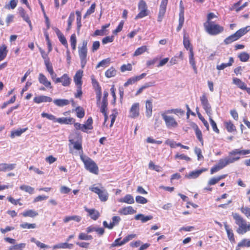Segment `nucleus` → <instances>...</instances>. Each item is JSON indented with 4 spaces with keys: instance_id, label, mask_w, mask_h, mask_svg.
I'll use <instances>...</instances> for the list:
<instances>
[{
    "instance_id": "f257e3e1",
    "label": "nucleus",
    "mask_w": 250,
    "mask_h": 250,
    "mask_svg": "<svg viewBox=\"0 0 250 250\" xmlns=\"http://www.w3.org/2000/svg\"><path fill=\"white\" fill-rule=\"evenodd\" d=\"M232 216L235 223L238 226L236 232L238 234L243 235L248 231H250V222L247 220L238 213H232Z\"/></svg>"
},
{
    "instance_id": "f03ea898",
    "label": "nucleus",
    "mask_w": 250,
    "mask_h": 250,
    "mask_svg": "<svg viewBox=\"0 0 250 250\" xmlns=\"http://www.w3.org/2000/svg\"><path fill=\"white\" fill-rule=\"evenodd\" d=\"M250 154V149L240 150L239 149H235L229 153V157L224 158L225 161L229 160L230 162L229 165L234 163L240 159V155H246Z\"/></svg>"
},
{
    "instance_id": "7ed1b4c3",
    "label": "nucleus",
    "mask_w": 250,
    "mask_h": 250,
    "mask_svg": "<svg viewBox=\"0 0 250 250\" xmlns=\"http://www.w3.org/2000/svg\"><path fill=\"white\" fill-rule=\"evenodd\" d=\"M204 26L206 31L210 35H217L223 32L224 27L213 22H205Z\"/></svg>"
},
{
    "instance_id": "20e7f679",
    "label": "nucleus",
    "mask_w": 250,
    "mask_h": 250,
    "mask_svg": "<svg viewBox=\"0 0 250 250\" xmlns=\"http://www.w3.org/2000/svg\"><path fill=\"white\" fill-rule=\"evenodd\" d=\"M87 41L83 40L82 42V45L78 47V53L81 60V65L82 68H83L87 62Z\"/></svg>"
},
{
    "instance_id": "39448f33",
    "label": "nucleus",
    "mask_w": 250,
    "mask_h": 250,
    "mask_svg": "<svg viewBox=\"0 0 250 250\" xmlns=\"http://www.w3.org/2000/svg\"><path fill=\"white\" fill-rule=\"evenodd\" d=\"M169 113H167L165 110L161 113V116L164 120L166 125L167 128H175L178 126V123L173 116L169 115Z\"/></svg>"
},
{
    "instance_id": "423d86ee",
    "label": "nucleus",
    "mask_w": 250,
    "mask_h": 250,
    "mask_svg": "<svg viewBox=\"0 0 250 250\" xmlns=\"http://www.w3.org/2000/svg\"><path fill=\"white\" fill-rule=\"evenodd\" d=\"M81 158L87 170L95 174H98L99 168L94 161L89 157L84 158L82 156H81Z\"/></svg>"
},
{
    "instance_id": "0eeeda50",
    "label": "nucleus",
    "mask_w": 250,
    "mask_h": 250,
    "mask_svg": "<svg viewBox=\"0 0 250 250\" xmlns=\"http://www.w3.org/2000/svg\"><path fill=\"white\" fill-rule=\"evenodd\" d=\"M89 189L98 195L101 201L105 202L108 200L109 194L107 190L103 187L99 188L93 185L89 188Z\"/></svg>"
},
{
    "instance_id": "6e6552de",
    "label": "nucleus",
    "mask_w": 250,
    "mask_h": 250,
    "mask_svg": "<svg viewBox=\"0 0 250 250\" xmlns=\"http://www.w3.org/2000/svg\"><path fill=\"white\" fill-rule=\"evenodd\" d=\"M139 12L135 16V20L143 18L149 14V10L146 2L144 0H140L138 4Z\"/></svg>"
},
{
    "instance_id": "1a4fd4ad",
    "label": "nucleus",
    "mask_w": 250,
    "mask_h": 250,
    "mask_svg": "<svg viewBox=\"0 0 250 250\" xmlns=\"http://www.w3.org/2000/svg\"><path fill=\"white\" fill-rule=\"evenodd\" d=\"M38 81L41 84L44 86L40 87V90L44 91L45 88L49 89H52L53 88L51 82L48 80L47 77L43 74H39Z\"/></svg>"
},
{
    "instance_id": "9d476101",
    "label": "nucleus",
    "mask_w": 250,
    "mask_h": 250,
    "mask_svg": "<svg viewBox=\"0 0 250 250\" xmlns=\"http://www.w3.org/2000/svg\"><path fill=\"white\" fill-rule=\"evenodd\" d=\"M229 162H230L229 160L225 161L224 159H220L218 163L211 168L210 170V174H213L223 169L229 165Z\"/></svg>"
},
{
    "instance_id": "9b49d317",
    "label": "nucleus",
    "mask_w": 250,
    "mask_h": 250,
    "mask_svg": "<svg viewBox=\"0 0 250 250\" xmlns=\"http://www.w3.org/2000/svg\"><path fill=\"white\" fill-rule=\"evenodd\" d=\"M55 83H61L63 86H69L71 82V79L69 75L65 73L63 74L61 77L54 79L53 80Z\"/></svg>"
},
{
    "instance_id": "f8f14e48",
    "label": "nucleus",
    "mask_w": 250,
    "mask_h": 250,
    "mask_svg": "<svg viewBox=\"0 0 250 250\" xmlns=\"http://www.w3.org/2000/svg\"><path fill=\"white\" fill-rule=\"evenodd\" d=\"M167 3L168 0H162L161 1L157 18L158 22H160L163 20V19L166 14Z\"/></svg>"
},
{
    "instance_id": "ddd939ff",
    "label": "nucleus",
    "mask_w": 250,
    "mask_h": 250,
    "mask_svg": "<svg viewBox=\"0 0 250 250\" xmlns=\"http://www.w3.org/2000/svg\"><path fill=\"white\" fill-rule=\"evenodd\" d=\"M140 114V104L138 103H134L129 110V117L131 118H136Z\"/></svg>"
},
{
    "instance_id": "4468645a",
    "label": "nucleus",
    "mask_w": 250,
    "mask_h": 250,
    "mask_svg": "<svg viewBox=\"0 0 250 250\" xmlns=\"http://www.w3.org/2000/svg\"><path fill=\"white\" fill-rule=\"evenodd\" d=\"M226 130L229 133H235L237 131V128L232 121L229 120L223 122Z\"/></svg>"
},
{
    "instance_id": "2eb2a0df",
    "label": "nucleus",
    "mask_w": 250,
    "mask_h": 250,
    "mask_svg": "<svg viewBox=\"0 0 250 250\" xmlns=\"http://www.w3.org/2000/svg\"><path fill=\"white\" fill-rule=\"evenodd\" d=\"M34 103L39 104L42 103H50L53 101V99L51 97L45 96V95H40L36 96L33 99Z\"/></svg>"
},
{
    "instance_id": "dca6fc26",
    "label": "nucleus",
    "mask_w": 250,
    "mask_h": 250,
    "mask_svg": "<svg viewBox=\"0 0 250 250\" xmlns=\"http://www.w3.org/2000/svg\"><path fill=\"white\" fill-rule=\"evenodd\" d=\"M54 31L55 32L59 41L61 42V43L67 49L68 48V45L67 42V40L65 37L64 36L63 34L61 32V31L57 27H55L54 29Z\"/></svg>"
},
{
    "instance_id": "f3484780",
    "label": "nucleus",
    "mask_w": 250,
    "mask_h": 250,
    "mask_svg": "<svg viewBox=\"0 0 250 250\" xmlns=\"http://www.w3.org/2000/svg\"><path fill=\"white\" fill-rule=\"evenodd\" d=\"M83 76V71L82 70H78L73 77L74 82L76 86H82Z\"/></svg>"
},
{
    "instance_id": "a211bd4d",
    "label": "nucleus",
    "mask_w": 250,
    "mask_h": 250,
    "mask_svg": "<svg viewBox=\"0 0 250 250\" xmlns=\"http://www.w3.org/2000/svg\"><path fill=\"white\" fill-rule=\"evenodd\" d=\"M207 168H202L201 169L192 171L190 172L186 177L189 179H195L198 177L203 172L207 171Z\"/></svg>"
},
{
    "instance_id": "6ab92c4d",
    "label": "nucleus",
    "mask_w": 250,
    "mask_h": 250,
    "mask_svg": "<svg viewBox=\"0 0 250 250\" xmlns=\"http://www.w3.org/2000/svg\"><path fill=\"white\" fill-rule=\"evenodd\" d=\"M93 119L91 117H90L86 120L84 124H82V131L83 132H87L88 130H91L93 129Z\"/></svg>"
},
{
    "instance_id": "aec40b11",
    "label": "nucleus",
    "mask_w": 250,
    "mask_h": 250,
    "mask_svg": "<svg viewBox=\"0 0 250 250\" xmlns=\"http://www.w3.org/2000/svg\"><path fill=\"white\" fill-rule=\"evenodd\" d=\"M75 121V119L72 117L69 118H59L56 119V122L59 123L61 124H65V125H72L74 123Z\"/></svg>"
},
{
    "instance_id": "412c9836",
    "label": "nucleus",
    "mask_w": 250,
    "mask_h": 250,
    "mask_svg": "<svg viewBox=\"0 0 250 250\" xmlns=\"http://www.w3.org/2000/svg\"><path fill=\"white\" fill-rule=\"evenodd\" d=\"M44 64L45 65L46 70L50 75L52 80H54V79L57 77V75L54 71L52 63L50 62V61H49L45 62Z\"/></svg>"
},
{
    "instance_id": "4be33fe9",
    "label": "nucleus",
    "mask_w": 250,
    "mask_h": 250,
    "mask_svg": "<svg viewBox=\"0 0 250 250\" xmlns=\"http://www.w3.org/2000/svg\"><path fill=\"white\" fill-rule=\"evenodd\" d=\"M224 227L226 231L228 239L230 242L232 243H235V240L232 229H230L229 226L227 224H225Z\"/></svg>"
},
{
    "instance_id": "5701e85b",
    "label": "nucleus",
    "mask_w": 250,
    "mask_h": 250,
    "mask_svg": "<svg viewBox=\"0 0 250 250\" xmlns=\"http://www.w3.org/2000/svg\"><path fill=\"white\" fill-rule=\"evenodd\" d=\"M85 210L88 213V215L94 220H96L100 216L98 211L94 208L89 209L85 208Z\"/></svg>"
},
{
    "instance_id": "b1692460",
    "label": "nucleus",
    "mask_w": 250,
    "mask_h": 250,
    "mask_svg": "<svg viewBox=\"0 0 250 250\" xmlns=\"http://www.w3.org/2000/svg\"><path fill=\"white\" fill-rule=\"evenodd\" d=\"M108 96V93L107 91H104V97L103 98L102 105L101 106L100 111L101 112H104V111L107 110V97Z\"/></svg>"
},
{
    "instance_id": "393cba45",
    "label": "nucleus",
    "mask_w": 250,
    "mask_h": 250,
    "mask_svg": "<svg viewBox=\"0 0 250 250\" xmlns=\"http://www.w3.org/2000/svg\"><path fill=\"white\" fill-rule=\"evenodd\" d=\"M136 210H135L132 207L128 206L127 207H124L121 209L119 210V212L121 214L123 215H128V214H132L136 213Z\"/></svg>"
},
{
    "instance_id": "a878e982",
    "label": "nucleus",
    "mask_w": 250,
    "mask_h": 250,
    "mask_svg": "<svg viewBox=\"0 0 250 250\" xmlns=\"http://www.w3.org/2000/svg\"><path fill=\"white\" fill-rule=\"evenodd\" d=\"M152 102L151 100H147L146 103V115L147 118L151 116L152 114Z\"/></svg>"
},
{
    "instance_id": "bb28decb",
    "label": "nucleus",
    "mask_w": 250,
    "mask_h": 250,
    "mask_svg": "<svg viewBox=\"0 0 250 250\" xmlns=\"http://www.w3.org/2000/svg\"><path fill=\"white\" fill-rule=\"evenodd\" d=\"M16 165L15 164H0V171H6L13 170L15 168Z\"/></svg>"
},
{
    "instance_id": "cd10ccee",
    "label": "nucleus",
    "mask_w": 250,
    "mask_h": 250,
    "mask_svg": "<svg viewBox=\"0 0 250 250\" xmlns=\"http://www.w3.org/2000/svg\"><path fill=\"white\" fill-rule=\"evenodd\" d=\"M239 40L238 37H237L236 34L234 33V34L229 36L227 37L224 40V42L225 44L228 45L231 43L232 42L236 41Z\"/></svg>"
},
{
    "instance_id": "c85d7f7f",
    "label": "nucleus",
    "mask_w": 250,
    "mask_h": 250,
    "mask_svg": "<svg viewBox=\"0 0 250 250\" xmlns=\"http://www.w3.org/2000/svg\"><path fill=\"white\" fill-rule=\"evenodd\" d=\"M14 18L15 16L14 15L8 14L6 18L5 23H4L3 20L0 19V24L1 25L5 24L6 26H8L11 22L14 21Z\"/></svg>"
},
{
    "instance_id": "c756f323",
    "label": "nucleus",
    "mask_w": 250,
    "mask_h": 250,
    "mask_svg": "<svg viewBox=\"0 0 250 250\" xmlns=\"http://www.w3.org/2000/svg\"><path fill=\"white\" fill-rule=\"evenodd\" d=\"M8 53L7 47L5 44L0 45V62L3 60Z\"/></svg>"
},
{
    "instance_id": "7c9ffc66",
    "label": "nucleus",
    "mask_w": 250,
    "mask_h": 250,
    "mask_svg": "<svg viewBox=\"0 0 250 250\" xmlns=\"http://www.w3.org/2000/svg\"><path fill=\"white\" fill-rule=\"evenodd\" d=\"M28 130V127L24 128H19L15 130H13L11 132L10 137L14 138L17 136H20L23 132Z\"/></svg>"
},
{
    "instance_id": "2f4dec72",
    "label": "nucleus",
    "mask_w": 250,
    "mask_h": 250,
    "mask_svg": "<svg viewBox=\"0 0 250 250\" xmlns=\"http://www.w3.org/2000/svg\"><path fill=\"white\" fill-rule=\"evenodd\" d=\"M53 101L56 105L60 107H62L69 104V101L67 99H55Z\"/></svg>"
},
{
    "instance_id": "473e14b6",
    "label": "nucleus",
    "mask_w": 250,
    "mask_h": 250,
    "mask_svg": "<svg viewBox=\"0 0 250 250\" xmlns=\"http://www.w3.org/2000/svg\"><path fill=\"white\" fill-rule=\"evenodd\" d=\"M249 31H250V26H247L245 27L240 28L237 30L235 33L239 39L243 36L246 34Z\"/></svg>"
},
{
    "instance_id": "72a5a7b5",
    "label": "nucleus",
    "mask_w": 250,
    "mask_h": 250,
    "mask_svg": "<svg viewBox=\"0 0 250 250\" xmlns=\"http://www.w3.org/2000/svg\"><path fill=\"white\" fill-rule=\"evenodd\" d=\"M119 202L132 204L134 203L133 197L130 194H126L124 198H121Z\"/></svg>"
},
{
    "instance_id": "f704fd0d",
    "label": "nucleus",
    "mask_w": 250,
    "mask_h": 250,
    "mask_svg": "<svg viewBox=\"0 0 250 250\" xmlns=\"http://www.w3.org/2000/svg\"><path fill=\"white\" fill-rule=\"evenodd\" d=\"M135 219L137 220H140L142 223L146 222L152 219V216L151 215L145 216L142 214H139L135 216Z\"/></svg>"
},
{
    "instance_id": "c9c22d12",
    "label": "nucleus",
    "mask_w": 250,
    "mask_h": 250,
    "mask_svg": "<svg viewBox=\"0 0 250 250\" xmlns=\"http://www.w3.org/2000/svg\"><path fill=\"white\" fill-rule=\"evenodd\" d=\"M117 70L113 67H111L105 72V76L106 78H110L116 75Z\"/></svg>"
},
{
    "instance_id": "e433bc0d",
    "label": "nucleus",
    "mask_w": 250,
    "mask_h": 250,
    "mask_svg": "<svg viewBox=\"0 0 250 250\" xmlns=\"http://www.w3.org/2000/svg\"><path fill=\"white\" fill-rule=\"evenodd\" d=\"M75 19V14L74 12H71L67 20V27L66 29V32H69L72 27V24Z\"/></svg>"
},
{
    "instance_id": "4c0bfd02",
    "label": "nucleus",
    "mask_w": 250,
    "mask_h": 250,
    "mask_svg": "<svg viewBox=\"0 0 250 250\" xmlns=\"http://www.w3.org/2000/svg\"><path fill=\"white\" fill-rule=\"evenodd\" d=\"M234 62V60L232 57H230L229 59V62L228 63H222L220 65H218L217 66V69L219 70H223L226 68L227 67L230 66L232 65V63Z\"/></svg>"
},
{
    "instance_id": "58836bf2",
    "label": "nucleus",
    "mask_w": 250,
    "mask_h": 250,
    "mask_svg": "<svg viewBox=\"0 0 250 250\" xmlns=\"http://www.w3.org/2000/svg\"><path fill=\"white\" fill-rule=\"evenodd\" d=\"M22 215L24 217H34L38 215V213L34 210H26L22 213Z\"/></svg>"
},
{
    "instance_id": "ea45409f",
    "label": "nucleus",
    "mask_w": 250,
    "mask_h": 250,
    "mask_svg": "<svg viewBox=\"0 0 250 250\" xmlns=\"http://www.w3.org/2000/svg\"><path fill=\"white\" fill-rule=\"evenodd\" d=\"M81 219V217L78 215L68 216L64 217L63 219V222L64 223H67L70 221L74 220L77 222H79Z\"/></svg>"
},
{
    "instance_id": "a19ab883",
    "label": "nucleus",
    "mask_w": 250,
    "mask_h": 250,
    "mask_svg": "<svg viewBox=\"0 0 250 250\" xmlns=\"http://www.w3.org/2000/svg\"><path fill=\"white\" fill-rule=\"evenodd\" d=\"M183 44L187 50H189V52H190L191 48L193 49V47L190 43L188 38L185 35H184L183 37Z\"/></svg>"
},
{
    "instance_id": "79ce46f5",
    "label": "nucleus",
    "mask_w": 250,
    "mask_h": 250,
    "mask_svg": "<svg viewBox=\"0 0 250 250\" xmlns=\"http://www.w3.org/2000/svg\"><path fill=\"white\" fill-rule=\"evenodd\" d=\"M69 142L72 144H73V148L75 149L80 150L81 153H83V147H82V144L81 142L79 141H76L74 142L73 140H70Z\"/></svg>"
},
{
    "instance_id": "37998d69",
    "label": "nucleus",
    "mask_w": 250,
    "mask_h": 250,
    "mask_svg": "<svg viewBox=\"0 0 250 250\" xmlns=\"http://www.w3.org/2000/svg\"><path fill=\"white\" fill-rule=\"evenodd\" d=\"M20 189L30 194H33L34 192V188L28 185H21L20 187Z\"/></svg>"
},
{
    "instance_id": "c03bdc74",
    "label": "nucleus",
    "mask_w": 250,
    "mask_h": 250,
    "mask_svg": "<svg viewBox=\"0 0 250 250\" xmlns=\"http://www.w3.org/2000/svg\"><path fill=\"white\" fill-rule=\"evenodd\" d=\"M110 63V59L109 58L104 59L101 62H100L97 66H96V68L97 69L100 67H107Z\"/></svg>"
},
{
    "instance_id": "a18cd8bd",
    "label": "nucleus",
    "mask_w": 250,
    "mask_h": 250,
    "mask_svg": "<svg viewBox=\"0 0 250 250\" xmlns=\"http://www.w3.org/2000/svg\"><path fill=\"white\" fill-rule=\"evenodd\" d=\"M166 111L167 113H169L170 114L173 113L177 115H180L182 116L185 114V111L180 108H173L167 110Z\"/></svg>"
},
{
    "instance_id": "49530a36",
    "label": "nucleus",
    "mask_w": 250,
    "mask_h": 250,
    "mask_svg": "<svg viewBox=\"0 0 250 250\" xmlns=\"http://www.w3.org/2000/svg\"><path fill=\"white\" fill-rule=\"evenodd\" d=\"M233 83L234 84L236 85L239 88L242 90L246 85L244 82H243L240 79L237 78H234L233 79Z\"/></svg>"
},
{
    "instance_id": "de8ad7c7",
    "label": "nucleus",
    "mask_w": 250,
    "mask_h": 250,
    "mask_svg": "<svg viewBox=\"0 0 250 250\" xmlns=\"http://www.w3.org/2000/svg\"><path fill=\"white\" fill-rule=\"evenodd\" d=\"M240 211L248 219H250V207L248 206L242 207Z\"/></svg>"
},
{
    "instance_id": "09e8293b",
    "label": "nucleus",
    "mask_w": 250,
    "mask_h": 250,
    "mask_svg": "<svg viewBox=\"0 0 250 250\" xmlns=\"http://www.w3.org/2000/svg\"><path fill=\"white\" fill-rule=\"evenodd\" d=\"M238 58L241 62H246L249 60L250 56L248 53L242 52L238 55Z\"/></svg>"
},
{
    "instance_id": "8fccbe9b",
    "label": "nucleus",
    "mask_w": 250,
    "mask_h": 250,
    "mask_svg": "<svg viewBox=\"0 0 250 250\" xmlns=\"http://www.w3.org/2000/svg\"><path fill=\"white\" fill-rule=\"evenodd\" d=\"M76 116L79 118H83L85 115L84 109L81 106H78L76 108Z\"/></svg>"
},
{
    "instance_id": "3c124183",
    "label": "nucleus",
    "mask_w": 250,
    "mask_h": 250,
    "mask_svg": "<svg viewBox=\"0 0 250 250\" xmlns=\"http://www.w3.org/2000/svg\"><path fill=\"white\" fill-rule=\"evenodd\" d=\"M147 51V47L146 45L142 46L138 48L134 52L133 56H137L142 54Z\"/></svg>"
},
{
    "instance_id": "603ef678",
    "label": "nucleus",
    "mask_w": 250,
    "mask_h": 250,
    "mask_svg": "<svg viewBox=\"0 0 250 250\" xmlns=\"http://www.w3.org/2000/svg\"><path fill=\"white\" fill-rule=\"evenodd\" d=\"M78 239L80 240H91L93 237L91 235L87 234V233L81 232L78 235Z\"/></svg>"
},
{
    "instance_id": "864d4df0",
    "label": "nucleus",
    "mask_w": 250,
    "mask_h": 250,
    "mask_svg": "<svg viewBox=\"0 0 250 250\" xmlns=\"http://www.w3.org/2000/svg\"><path fill=\"white\" fill-rule=\"evenodd\" d=\"M91 83L95 91L102 89L101 86L99 84V82L95 79V76L94 75H92L91 76Z\"/></svg>"
},
{
    "instance_id": "5fc2aeb1",
    "label": "nucleus",
    "mask_w": 250,
    "mask_h": 250,
    "mask_svg": "<svg viewBox=\"0 0 250 250\" xmlns=\"http://www.w3.org/2000/svg\"><path fill=\"white\" fill-rule=\"evenodd\" d=\"M70 42L72 49L73 50H75L77 45V38L75 34L71 35L70 39Z\"/></svg>"
},
{
    "instance_id": "6e6d98bb",
    "label": "nucleus",
    "mask_w": 250,
    "mask_h": 250,
    "mask_svg": "<svg viewBox=\"0 0 250 250\" xmlns=\"http://www.w3.org/2000/svg\"><path fill=\"white\" fill-rule=\"evenodd\" d=\"M76 14L77 15V31L79 33L80 32L81 27L82 26L81 22V13L79 11H76Z\"/></svg>"
},
{
    "instance_id": "4d7b16f0",
    "label": "nucleus",
    "mask_w": 250,
    "mask_h": 250,
    "mask_svg": "<svg viewBox=\"0 0 250 250\" xmlns=\"http://www.w3.org/2000/svg\"><path fill=\"white\" fill-rule=\"evenodd\" d=\"M179 24L176 28L177 31L181 30L184 23V14H179Z\"/></svg>"
},
{
    "instance_id": "13d9d810",
    "label": "nucleus",
    "mask_w": 250,
    "mask_h": 250,
    "mask_svg": "<svg viewBox=\"0 0 250 250\" xmlns=\"http://www.w3.org/2000/svg\"><path fill=\"white\" fill-rule=\"evenodd\" d=\"M189 63L194 69H196V63L194 57L193 50L191 48L190 52H189Z\"/></svg>"
},
{
    "instance_id": "bf43d9fd",
    "label": "nucleus",
    "mask_w": 250,
    "mask_h": 250,
    "mask_svg": "<svg viewBox=\"0 0 250 250\" xmlns=\"http://www.w3.org/2000/svg\"><path fill=\"white\" fill-rule=\"evenodd\" d=\"M19 12L20 16L22 18L23 20L25 21L30 20L28 15L26 13L25 10L22 7H20L19 9Z\"/></svg>"
},
{
    "instance_id": "052dcab7",
    "label": "nucleus",
    "mask_w": 250,
    "mask_h": 250,
    "mask_svg": "<svg viewBox=\"0 0 250 250\" xmlns=\"http://www.w3.org/2000/svg\"><path fill=\"white\" fill-rule=\"evenodd\" d=\"M237 247H250V240L247 239H242L241 242L238 243Z\"/></svg>"
},
{
    "instance_id": "680f3d73",
    "label": "nucleus",
    "mask_w": 250,
    "mask_h": 250,
    "mask_svg": "<svg viewBox=\"0 0 250 250\" xmlns=\"http://www.w3.org/2000/svg\"><path fill=\"white\" fill-rule=\"evenodd\" d=\"M31 241L32 242L35 243L38 247L41 249H47L49 248V246L45 245V244L42 243L39 241L36 240L34 238H32L31 239Z\"/></svg>"
},
{
    "instance_id": "e2e57ef3",
    "label": "nucleus",
    "mask_w": 250,
    "mask_h": 250,
    "mask_svg": "<svg viewBox=\"0 0 250 250\" xmlns=\"http://www.w3.org/2000/svg\"><path fill=\"white\" fill-rule=\"evenodd\" d=\"M96 7V3L95 2L93 3L89 8H88L84 15L83 16V18H86L88 16H89L91 14L93 13L95 11Z\"/></svg>"
},
{
    "instance_id": "0e129e2a",
    "label": "nucleus",
    "mask_w": 250,
    "mask_h": 250,
    "mask_svg": "<svg viewBox=\"0 0 250 250\" xmlns=\"http://www.w3.org/2000/svg\"><path fill=\"white\" fill-rule=\"evenodd\" d=\"M195 134H196L197 139L203 145V143H204V141H203V136H202V133L197 125L196 126V127L195 128Z\"/></svg>"
},
{
    "instance_id": "69168bd1",
    "label": "nucleus",
    "mask_w": 250,
    "mask_h": 250,
    "mask_svg": "<svg viewBox=\"0 0 250 250\" xmlns=\"http://www.w3.org/2000/svg\"><path fill=\"white\" fill-rule=\"evenodd\" d=\"M209 121L212 126L213 130L217 134H219L220 133V130L217 127L216 123L213 120L211 117H209Z\"/></svg>"
},
{
    "instance_id": "338daca9",
    "label": "nucleus",
    "mask_w": 250,
    "mask_h": 250,
    "mask_svg": "<svg viewBox=\"0 0 250 250\" xmlns=\"http://www.w3.org/2000/svg\"><path fill=\"white\" fill-rule=\"evenodd\" d=\"M148 167L150 169L155 170L157 172L161 171L162 167L158 165H155L152 161H150L148 164Z\"/></svg>"
},
{
    "instance_id": "774afa93",
    "label": "nucleus",
    "mask_w": 250,
    "mask_h": 250,
    "mask_svg": "<svg viewBox=\"0 0 250 250\" xmlns=\"http://www.w3.org/2000/svg\"><path fill=\"white\" fill-rule=\"evenodd\" d=\"M242 2V0H239L238 2L234 3L232 6L229 8L230 10L233 11L235 10L236 12H238L241 10H239L240 8V5L241 4Z\"/></svg>"
}]
</instances>
